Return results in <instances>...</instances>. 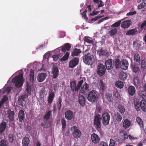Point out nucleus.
I'll return each mask as SVG.
<instances>
[{
	"label": "nucleus",
	"mask_w": 146,
	"mask_h": 146,
	"mask_svg": "<svg viewBox=\"0 0 146 146\" xmlns=\"http://www.w3.org/2000/svg\"><path fill=\"white\" fill-rule=\"evenodd\" d=\"M99 96V94L97 91L95 90H92L89 93L88 95L87 99L90 102L94 103L98 101Z\"/></svg>",
	"instance_id": "obj_1"
},
{
	"label": "nucleus",
	"mask_w": 146,
	"mask_h": 146,
	"mask_svg": "<svg viewBox=\"0 0 146 146\" xmlns=\"http://www.w3.org/2000/svg\"><path fill=\"white\" fill-rule=\"evenodd\" d=\"M24 81L23 75L21 74L16 76L12 80V82L15 83V86L18 88L22 86Z\"/></svg>",
	"instance_id": "obj_2"
},
{
	"label": "nucleus",
	"mask_w": 146,
	"mask_h": 146,
	"mask_svg": "<svg viewBox=\"0 0 146 146\" xmlns=\"http://www.w3.org/2000/svg\"><path fill=\"white\" fill-rule=\"evenodd\" d=\"M101 115L99 114L95 115L94 117V124L96 128L98 130H100L101 127Z\"/></svg>",
	"instance_id": "obj_3"
},
{
	"label": "nucleus",
	"mask_w": 146,
	"mask_h": 146,
	"mask_svg": "<svg viewBox=\"0 0 146 146\" xmlns=\"http://www.w3.org/2000/svg\"><path fill=\"white\" fill-rule=\"evenodd\" d=\"M101 118L102 123L104 125L106 126L109 124L110 118V115L108 113H103L102 114Z\"/></svg>",
	"instance_id": "obj_4"
},
{
	"label": "nucleus",
	"mask_w": 146,
	"mask_h": 146,
	"mask_svg": "<svg viewBox=\"0 0 146 146\" xmlns=\"http://www.w3.org/2000/svg\"><path fill=\"white\" fill-rule=\"evenodd\" d=\"M84 81L83 80H81L78 82L77 86H76V82L75 81L72 82L70 83V87L72 90L73 92H78L80 89Z\"/></svg>",
	"instance_id": "obj_5"
},
{
	"label": "nucleus",
	"mask_w": 146,
	"mask_h": 146,
	"mask_svg": "<svg viewBox=\"0 0 146 146\" xmlns=\"http://www.w3.org/2000/svg\"><path fill=\"white\" fill-rule=\"evenodd\" d=\"M93 56L89 53L85 55L83 57V61L86 64H91L93 61Z\"/></svg>",
	"instance_id": "obj_6"
},
{
	"label": "nucleus",
	"mask_w": 146,
	"mask_h": 146,
	"mask_svg": "<svg viewBox=\"0 0 146 146\" xmlns=\"http://www.w3.org/2000/svg\"><path fill=\"white\" fill-rule=\"evenodd\" d=\"M71 129L73 130L72 135L73 137L76 139H78L81 136V133L78 128L76 126H74L71 128Z\"/></svg>",
	"instance_id": "obj_7"
},
{
	"label": "nucleus",
	"mask_w": 146,
	"mask_h": 146,
	"mask_svg": "<svg viewBox=\"0 0 146 146\" xmlns=\"http://www.w3.org/2000/svg\"><path fill=\"white\" fill-rule=\"evenodd\" d=\"M106 68L102 64H99L97 67V74L100 76H103L105 73Z\"/></svg>",
	"instance_id": "obj_8"
},
{
	"label": "nucleus",
	"mask_w": 146,
	"mask_h": 146,
	"mask_svg": "<svg viewBox=\"0 0 146 146\" xmlns=\"http://www.w3.org/2000/svg\"><path fill=\"white\" fill-rule=\"evenodd\" d=\"M27 94H25L19 97L18 100V103L19 106H21L22 107L24 106V105L25 103V100L28 97Z\"/></svg>",
	"instance_id": "obj_9"
},
{
	"label": "nucleus",
	"mask_w": 146,
	"mask_h": 146,
	"mask_svg": "<svg viewBox=\"0 0 146 146\" xmlns=\"http://www.w3.org/2000/svg\"><path fill=\"white\" fill-rule=\"evenodd\" d=\"M113 63V60L111 59L106 60L105 61V66L107 70H110L113 69L114 66V64Z\"/></svg>",
	"instance_id": "obj_10"
},
{
	"label": "nucleus",
	"mask_w": 146,
	"mask_h": 146,
	"mask_svg": "<svg viewBox=\"0 0 146 146\" xmlns=\"http://www.w3.org/2000/svg\"><path fill=\"white\" fill-rule=\"evenodd\" d=\"M91 139L92 142L95 144H98L100 141V138L95 133H93L91 135Z\"/></svg>",
	"instance_id": "obj_11"
},
{
	"label": "nucleus",
	"mask_w": 146,
	"mask_h": 146,
	"mask_svg": "<svg viewBox=\"0 0 146 146\" xmlns=\"http://www.w3.org/2000/svg\"><path fill=\"white\" fill-rule=\"evenodd\" d=\"M129 66V63L128 60L126 59H123L121 62L120 68L124 70L127 69Z\"/></svg>",
	"instance_id": "obj_12"
},
{
	"label": "nucleus",
	"mask_w": 146,
	"mask_h": 146,
	"mask_svg": "<svg viewBox=\"0 0 146 146\" xmlns=\"http://www.w3.org/2000/svg\"><path fill=\"white\" fill-rule=\"evenodd\" d=\"M74 116L73 112L70 110H68L65 113V117L68 120H71Z\"/></svg>",
	"instance_id": "obj_13"
},
{
	"label": "nucleus",
	"mask_w": 146,
	"mask_h": 146,
	"mask_svg": "<svg viewBox=\"0 0 146 146\" xmlns=\"http://www.w3.org/2000/svg\"><path fill=\"white\" fill-rule=\"evenodd\" d=\"M133 104L135 109L137 111H139L141 110V101L139 100L136 99L133 101Z\"/></svg>",
	"instance_id": "obj_14"
},
{
	"label": "nucleus",
	"mask_w": 146,
	"mask_h": 146,
	"mask_svg": "<svg viewBox=\"0 0 146 146\" xmlns=\"http://www.w3.org/2000/svg\"><path fill=\"white\" fill-rule=\"evenodd\" d=\"M55 96V93L54 92H49L48 97V103L49 105H50L53 102L54 98Z\"/></svg>",
	"instance_id": "obj_15"
},
{
	"label": "nucleus",
	"mask_w": 146,
	"mask_h": 146,
	"mask_svg": "<svg viewBox=\"0 0 146 146\" xmlns=\"http://www.w3.org/2000/svg\"><path fill=\"white\" fill-rule=\"evenodd\" d=\"M18 118L19 121L22 122L24 121L25 118V114L23 110H21L19 112L18 114Z\"/></svg>",
	"instance_id": "obj_16"
},
{
	"label": "nucleus",
	"mask_w": 146,
	"mask_h": 146,
	"mask_svg": "<svg viewBox=\"0 0 146 146\" xmlns=\"http://www.w3.org/2000/svg\"><path fill=\"white\" fill-rule=\"evenodd\" d=\"M78 64V61L77 58H74L71 60L69 62V67L73 68L76 66Z\"/></svg>",
	"instance_id": "obj_17"
},
{
	"label": "nucleus",
	"mask_w": 146,
	"mask_h": 146,
	"mask_svg": "<svg viewBox=\"0 0 146 146\" xmlns=\"http://www.w3.org/2000/svg\"><path fill=\"white\" fill-rule=\"evenodd\" d=\"M46 77V73H42L40 74L37 77V80L39 82L43 81Z\"/></svg>",
	"instance_id": "obj_18"
},
{
	"label": "nucleus",
	"mask_w": 146,
	"mask_h": 146,
	"mask_svg": "<svg viewBox=\"0 0 146 146\" xmlns=\"http://www.w3.org/2000/svg\"><path fill=\"white\" fill-rule=\"evenodd\" d=\"M71 48V45L69 43H66L62 46L61 48L62 51L64 52L66 51H68Z\"/></svg>",
	"instance_id": "obj_19"
},
{
	"label": "nucleus",
	"mask_w": 146,
	"mask_h": 146,
	"mask_svg": "<svg viewBox=\"0 0 146 146\" xmlns=\"http://www.w3.org/2000/svg\"><path fill=\"white\" fill-rule=\"evenodd\" d=\"M89 85L86 82H85L84 84L82 86L80 90V92L81 93H83L85 92L86 91H87L89 90Z\"/></svg>",
	"instance_id": "obj_20"
},
{
	"label": "nucleus",
	"mask_w": 146,
	"mask_h": 146,
	"mask_svg": "<svg viewBox=\"0 0 146 146\" xmlns=\"http://www.w3.org/2000/svg\"><path fill=\"white\" fill-rule=\"evenodd\" d=\"M131 21L127 20L124 21L122 22L121 23V27L123 28H128L131 25Z\"/></svg>",
	"instance_id": "obj_21"
},
{
	"label": "nucleus",
	"mask_w": 146,
	"mask_h": 146,
	"mask_svg": "<svg viewBox=\"0 0 146 146\" xmlns=\"http://www.w3.org/2000/svg\"><path fill=\"white\" fill-rule=\"evenodd\" d=\"M137 30L136 29H132L129 30L127 32L126 35H132L133 36L136 34L137 33Z\"/></svg>",
	"instance_id": "obj_22"
},
{
	"label": "nucleus",
	"mask_w": 146,
	"mask_h": 146,
	"mask_svg": "<svg viewBox=\"0 0 146 146\" xmlns=\"http://www.w3.org/2000/svg\"><path fill=\"white\" fill-rule=\"evenodd\" d=\"M79 102L82 106H84L85 104V98L82 95H80L78 97Z\"/></svg>",
	"instance_id": "obj_23"
},
{
	"label": "nucleus",
	"mask_w": 146,
	"mask_h": 146,
	"mask_svg": "<svg viewBox=\"0 0 146 146\" xmlns=\"http://www.w3.org/2000/svg\"><path fill=\"white\" fill-rule=\"evenodd\" d=\"M52 72L54 78H56L58 76L59 70L57 66H53L52 70Z\"/></svg>",
	"instance_id": "obj_24"
},
{
	"label": "nucleus",
	"mask_w": 146,
	"mask_h": 146,
	"mask_svg": "<svg viewBox=\"0 0 146 146\" xmlns=\"http://www.w3.org/2000/svg\"><path fill=\"white\" fill-rule=\"evenodd\" d=\"M109 33L110 36H112L117 33V29L116 28H113L112 27H110L109 29Z\"/></svg>",
	"instance_id": "obj_25"
},
{
	"label": "nucleus",
	"mask_w": 146,
	"mask_h": 146,
	"mask_svg": "<svg viewBox=\"0 0 146 146\" xmlns=\"http://www.w3.org/2000/svg\"><path fill=\"white\" fill-rule=\"evenodd\" d=\"M131 125V121L130 120L127 119H125L123 123V126L125 129L128 128Z\"/></svg>",
	"instance_id": "obj_26"
},
{
	"label": "nucleus",
	"mask_w": 146,
	"mask_h": 146,
	"mask_svg": "<svg viewBox=\"0 0 146 146\" xmlns=\"http://www.w3.org/2000/svg\"><path fill=\"white\" fill-rule=\"evenodd\" d=\"M29 141L30 140L26 136L24 137L22 141L23 146H28Z\"/></svg>",
	"instance_id": "obj_27"
},
{
	"label": "nucleus",
	"mask_w": 146,
	"mask_h": 146,
	"mask_svg": "<svg viewBox=\"0 0 146 146\" xmlns=\"http://www.w3.org/2000/svg\"><path fill=\"white\" fill-rule=\"evenodd\" d=\"M135 87L133 86H129L128 88V93L129 95L132 96L135 93Z\"/></svg>",
	"instance_id": "obj_28"
},
{
	"label": "nucleus",
	"mask_w": 146,
	"mask_h": 146,
	"mask_svg": "<svg viewBox=\"0 0 146 146\" xmlns=\"http://www.w3.org/2000/svg\"><path fill=\"white\" fill-rule=\"evenodd\" d=\"M120 56L119 55L117 56V58L115 59L113 62V63H114V65L116 69H118L119 68L120 66L121 63H120V59L119 58H119Z\"/></svg>",
	"instance_id": "obj_29"
},
{
	"label": "nucleus",
	"mask_w": 146,
	"mask_h": 146,
	"mask_svg": "<svg viewBox=\"0 0 146 146\" xmlns=\"http://www.w3.org/2000/svg\"><path fill=\"white\" fill-rule=\"evenodd\" d=\"M141 109L143 111H146V101L145 100L141 101Z\"/></svg>",
	"instance_id": "obj_30"
},
{
	"label": "nucleus",
	"mask_w": 146,
	"mask_h": 146,
	"mask_svg": "<svg viewBox=\"0 0 146 146\" xmlns=\"http://www.w3.org/2000/svg\"><path fill=\"white\" fill-rule=\"evenodd\" d=\"M97 54L99 56H106L108 52L106 51L102 50V49H100L98 50L97 52Z\"/></svg>",
	"instance_id": "obj_31"
},
{
	"label": "nucleus",
	"mask_w": 146,
	"mask_h": 146,
	"mask_svg": "<svg viewBox=\"0 0 146 146\" xmlns=\"http://www.w3.org/2000/svg\"><path fill=\"white\" fill-rule=\"evenodd\" d=\"M131 69L133 72L137 73L139 71V69L137 65L135 64H131L130 65Z\"/></svg>",
	"instance_id": "obj_32"
},
{
	"label": "nucleus",
	"mask_w": 146,
	"mask_h": 146,
	"mask_svg": "<svg viewBox=\"0 0 146 146\" xmlns=\"http://www.w3.org/2000/svg\"><path fill=\"white\" fill-rule=\"evenodd\" d=\"M134 61L135 62L140 64V56L139 54L136 53L134 56Z\"/></svg>",
	"instance_id": "obj_33"
},
{
	"label": "nucleus",
	"mask_w": 146,
	"mask_h": 146,
	"mask_svg": "<svg viewBox=\"0 0 146 146\" xmlns=\"http://www.w3.org/2000/svg\"><path fill=\"white\" fill-rule=\"evenodd\" d=\"M6 127V122H3L0 124V133H2L5 131Z\"/></svg>",
	"instance_id": "obj_34"
},
{
	"label": "nucleus",
	"mask_w": 146,
	"mask_h": 146,
	"mask_svg": "<svg viewBox=\"0 0 146 146\" xmlns=\"http://www.w3.org/2000/svg\"><path fill=\"white\" fill-rule=\"evenodd\" d=\"M127 74L124 72H121L119 74V79L121 80H125L126 79Z\"/></svg>",
	"instance_id": "obj_35"
},
{
	"label": "nucleus",
	"mask_w": 146,
	"mask_h": 146,
	"mask_svg": "<svg viewBox=\"0 0 146 146\" xmlns=\"http://www.w3.org/2000/svg\"><path fill=\"white\" fill-rule=\"evenodd\" d=\"M119 133L121 134V136L123 138L124 140H126L128 138L127 134L125 131L121 130L120 131Z\"/></svg>",
	"instance_id": "obj_36"
},
{
	"label": "nucleus",
	"mask_w": 146,
	"mask_h": 146,
	"mask_svg": "<svg viewBox=\"0 0 146 146\" xmlns=\"http://www.w3.org/2000/svg\"><path fill=\"white\" fill-rule=\"evenodd\" d=\"M115 86L120 89H121L123 88L124 86L123 83L121 81L118 80L116 81L115 83Z\"/></svg>",
	"instance_id": "obj_37"
},
{
	"label": "nucleus",
	"mask_w": 146,
	"mask_h": 146,
	"mask_svg": "<svg viewBox=\"0 0 146 146\" xmlns=\"http://www.w3.org/2000/svg\"><path fill=\"white\" fill-rule=\"evenodd\" d=\"M114 117L115 119L118 122H120L122 119V117L120 114L118 112H115L114 114Z\"/></svg>",
	"instance_id": "obj_38"
},
{
	"label": "nucleus",
	"mask_w": 146,
	"mask_h": 146,
	"mask_svg": "<svg viewBox=\"0 0 146 146\" xmlns=\"http://www.w3.org/2000/svg\"><path fill=\"white\" fill-rule=\"evenodd\" d=\"M81 51L80 49L75 48L74 49L73 51L72 52L71 56H78V55L80 53Z\"/></svg>",
	"instance_id": "obj_39"
},
{
	"label": "nucleus",
	"mask_w": 146,
	"mask_h": 146,
	"mask_svg": "<svg viewBox=\"0 0 146 146\" xmlns=\"http://www.w3.org/2000/svg\"><path fill=\"white\" fill-rule=\"evenodd\" d=\"M136 121L138 124L140 126L141 128L143 129L144 128L143 125V121L142 119L139 117H137L136 118Z\"/></svg>",
	"instance_id": "obj_40"
},
{
	"label": "nucleus",
	"mask_w": 146,
	"mask_h": 146,
	"mask_svg": "<svg viewBox=\"0 0 146 146\" xmlns=\"http://www.w3.org/2000/svg\"><path fill=\"white\" fill-rule=\"evenodd\" d=\"M134 85L136 87H138L139 85L140 81L137 76H135L134 78Z\"/></svg>",
	"instance_id": "obj_41"
},
{
	"label": "nucleus",
	"mask_w": 146,
	"mask_h": 146,
	"mask_svg": "<svg viewBox=\"0 0 146 146\" xmlns=\"http://www.w3.org/2000/svg\"><path fill=\"white\" fill-rule=\"evenodd\" d=\"M15 114V113L13 111H10V112H9L8 114L7 117L10 120L13 121L14 119Z\"/></svg>",
	"instance_id": "obj_42"
},
{
	"label": "nucleus",
	"mask_w": 146,
	"mask_h": 146,
	"mask_svg": "<svg viewBox=\"0 0 146 146\" xmlns=\"http://www.w3.org/2000/svg\"><path fill=\"white\" fill-rule=\"evenodd\" d=\"M106 98L110 102H111L113 101V98L112 94L110 93H106Z\"/></svg>",
	"instance_id": "obj_43"
},
{
	"label": "nucleus",
	"mask_w": 146,
	"mask_h": 146,
	"mask_svg": "<svg viewBox=\"0 0 146 146\" xmlns=\"http://www.w3.org/2000/svg\"><path fill=\"white\" fill-rule=\"evenodd\" d=\"M62 102V98L61 97H60L57 100L56 102L57 107L59 110H60L62 106L61 103Z\"/></svg>",
	"instance_id": "obj_44"
},
{
	"label": "nucleus",
	"mask_w": 146,
	"mask_h": 146,
	"mask_svg": "<svg viewBox=\"0 0 146 146\" xmlns=\"http://www.w3.org/2000/svg\"><path fill=\"white\" fill-rule=\"evenodd\" d=\"M84 41L88 44H93V41L92 40V38L90 37L85 36L84 37Z\"/></svg>",
	"instance_id": "obj_45"
},
{
	"label": "nucleus",
	"mask_w": 146,
	"mask_h": 146,
	"mask_svg": "<svg viewBox=\"0 0 146 146\" xmlns=\"http://www.w3.org/2000/svg\"><path fill=\"white\" fill-rule=\"evenodd\" d=\"M26 91L27 94L30 95L31 92V85L28 82H27Z\"/></svg>",
	"instance_id": "obj_46"
},
{
	"label": "nucleus",
	"mask_w": 146,
	"mask_h": 146,
	"mask_svg": "<svg viewBox=\"0 0 146 146\" xmlns=\"http://www.w3.org/2000/svg\"><path fill=\"white\" fill-rule=\"evenodd\" d=\"M34 71L33 70H31L30 74V81L33 82L34 80Z\"/></svg>",
	"instance_id": "obj_47"
},
{
	"label": "nucleus",
	"mask_w": 146,
	"mask_h": 146,
	"mask_svg": "<svg viewBox=\"0 0 146 146\" xmlns=\"http://www.w3.org/2000/svg\"><path fill=\"white\" fill-rule=\"evenodd\" d=\"M69 56V53L68 52H66L62 58L60 59L61 61H64L67 60Z\"/></svg>",
	"instance_id": "obj_48"
},
{
	"label": "nucleus",
	"mask_w": 146,
	"mask_h": 146,
	"mask_svg": "<svg viewBox=\"0 0 146 146\" xmlns=\"http://www.w3.org/2000/svg\"><path fill=\"white\" fill-rule=\"evenodd\" d=\"M51 111H49L46 114L44 117V119H45L46 121H47L50 118V116L51 115Z\"/></svg>",
	"instance_id": "obj_49"
},
{
	"label": "nucleus",
	"mask_w": 146,
	"mask_h": 146,
	"mask_svg": "<svg viewBox=\"0 0 146 146\" xmlns=\"http://www.w3.org/2000/svg\"><path fill=\"white\" fill-rule=\"evenodd\" d=\"M141 64V68L143 69H145L146 68V60H142Z\"/></svg>",
	"instance_id": "obj_50"
},
{
	"label": "nucleus",
	"mask_w": 146,
	"mask_h": 146,
	"mask_svg": "<svg viewBox=\"0 0 146 146\" xmlns=\"http://www.w3.org/2000/svg\"><path fill=\"white\" fill-rule=\"evenodd\" d=\"M8 140L9 142L12 143L14 140V135L12 133H10L8 135Z\"/></svg>",
	"instance_id": "obj_51"
},
{
	"label": "nucleus",
	"mask_w": 146,
	"mask_h": 146,
	"mask_svg": "<svg viewBox=\"0 0 146 146\" xmlns=\"http://www.w3.org/2000/svg\"><path fill=\"white\" fill-rule=\"evenodd\" d=\"M0 146H8L7 144V141L4 139L0 141Z\"/></svg>",
	"instance_id": "obj_52"
},
{
	"label": "nucleus",
	"mask_w": 146,
	"mask_h": 146,
	"mask_svg": "<svg viewBox=\"0 0 146 146\" xmlns=\"http://www.w3.org/2000/svg\"><path fill=\"white\" fill-rule=\"evenodd\" d=\"M100 88L102 90V91L106 89V87L105 85L102 81L100 82Z\"/></svg>",
	"instance_id": "obj_53"
},
{
	"label": "nucleus",
	"mask_w": 146,
	"mask_h": 146,
	"mask_svg": "<svg viewBox=\"0 0 146 146\" xmlns=\"http://www.w3.org/2000/svg\"><path fill=\"white\" fill-rule=\"evenodd\" d=\"M119 111L121 113H124L125 111V109L123 106H120L119 107Z\"/></svg>",
	"instance_id": "obj_54"
},
{
	"label": "nucleus",
	"mask_w": 146,
	"mask_h": 146,
	"mask_svg": "<svg viewBox=\"0 0 146 146\" xmlns=\"http://www.w3.org/2000/svg\"><path fill=\"white\" fill-rule=\"evenodd\" d=\"M121 24V21H118L117 22H116L114 23L112 25H111V27H118Z\"/></svg>",
	"instance_id": "obj_55"
},
{
	"label": "nucleus",
	"mask_w": 146,
	"mask_h": 146,
	"mask_svg": "<svg viewBox=\"0 0 146 146\" xmlns=\"http://www.w3.org/2000/svg\"><path fill=\"white\" fill-rule=\"evenodd\" d=\"M146 6V3H145L143 2V3H142L140 5L138 6V9H141L144 7Z\"/></svg>",
	"instance_id": "obj_56"
},
{
	"label": "nucleus",
	"mask_w": 146,
	"mask_h": 146,
	"mask_svg": "<svg viewBox=\"0 0 146 146\" xmlns=\"http://www.w3.org/2000/svg\"><path fill=\"white\" fill-rule=\"evenodd\" d=\"M104 15H103L102 16H96L94 18H92V19L91 20V21H96L100 18L103 17Z\"/></svg>",
	"instance_id": "obj_57"
},
{
	"label": "nucleus",
	"mask_w": 146,
	"mask_h": 146,
	"mask_svg": "<svg viewBox=\"0 0 146 146\" xmlns=\"http://www.w3.org/2000/svg\"><path fill=\"white\" fill-rule=\"evenodd\" d=\"M59 56V55L56 54L52 56V58H53L54 60L56 61L58 60Z\"/></svg>",
	"instance_id": "obj_58"
},
{
	"label": "nucleus",
	"mask_w": 146,
	"mask_h": 146,
	"mask_svg": "<svg viewBox=\"0 0 146 146\" xmlns=\"http://www.w3.org/2000/svg\"><path fill=\"white\" fill-rule=\"evenodd\" d=\"M39 93L40 97L41 98H43L44 96V90L42 89L40 90Z\"/></svg>",
	"instance_id": "obj_59"
},
{
	"label": "nucleus",
	"mask_w": 146,
	"mask_h": 146,
	"mask_svg": "<svg viewBox=\"0 0 146 146\" xmlns=\"http://www.w3.org/2000/svg\"><path fill=\"white\" fill-rule=\"evenodd\" d=\"M61 122L62 125V128L63 129H64L65 128L66 126V121L64 119H63L62 120Z\"/></svg>",
	"instance_id": "obj_60"
},
{
	"label": "nucleus",
	"mask_w": 146,
	"mask_h": 146,
	"mask_svg": "<svg viewBox=\"0 0 146 146\" xmlns=\"http://www.w3.org/2000/svg\"><path fill=\"white\" fill-rule=\"evenodd\" d=\"M114 95L115 96L117 99H119L120 97V94L119 92L117 91H115L113 92Z\"/></svg>",
	"instance_id": "obj_61"
},
{
	"label": "nucleus",
	"mask_w": 146,
	"mask_h": 146,
	"mask_svg": "<svg viewBox=\"0 0 146 146\" xmlns=\"http://www.w3.org/2000/svg\"><path fill=\"white\" fill-rule=\"evenodd\" d=\"M140 28L141 29H143L145 27H146V20L144 21V22H143L140 25Z\"/></svg>",
	"instance_id": "obj_62"
},
{
	"label": "nucleus",
	"mask_w": 146,
	"mask_h": 146,
	"mask_svg": "<svg viewBox=\"0 0 146 146\" xmlns=\"http://www.w3.org/2000/svg\"><path fill=\"white\" fill-rule=\"evenodd\" d=\"M115 144L114 141L113 139H111L110 140L109 145L110 146H114Z\"/></svg>",
	"instance_id": "obj_63"
},
{
	"label": "nucleus",
	"mask_w": 146,
	"mask_h": 146,
	"mask_svg": "<svg viewBox=\"0 0 146 146\" xmlns=\"http://www.w3.org/2000/svg\"><path fill=\"white\" fill-rule=\"evenodd\" d=\"M99 146H108L107 144L105 142L101 141L100 143Z\"/></svg>",
	"instance_id": "obj_64"
}]
</instances>
